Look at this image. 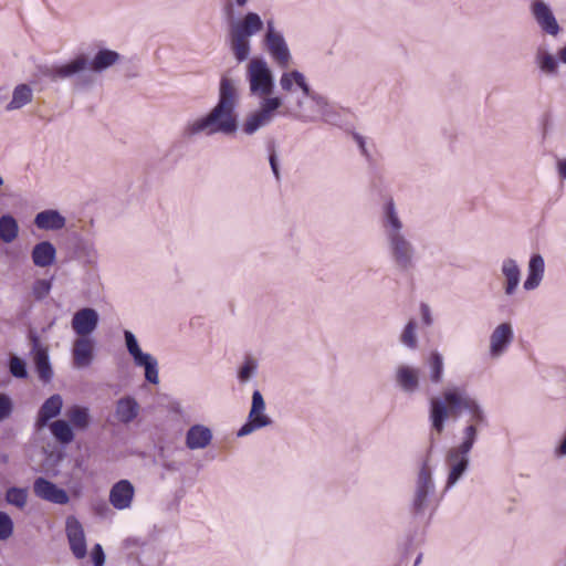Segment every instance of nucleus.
<instances>
[{"instance_id":"nucleus-1","label":"nucleus","mask_w":566,"mask_h":566,"mask_svg":"<svg viewBox=\"0 0 566 566\" xmlns=\"http://www.w3.org/2000/svg\"><path fill=\"white\" fill-rule=\"evenodd\" d=\"M462 412H467L469 417L461 430V441L453 448L471 452L479 439L480 430L489 424L486 411L480 400L469 395L464 386L454 384H449L441 396L429 400V421L432 432L437 436L444 431L451 417H458Z\"/></svg>"},{"instance_id":"nucleus-2","label":"nucleus","mask_w":566,"mask_h":566,"mask_svg":"<svg viewBox=\"0 0 566 566\" xmlns=\"http://www.w3.org/2000/svg\"><path fill=\"white\" fill-rule=\"evenodd\" d=\"M239 103V83L223 75L219 84L217 104L205 116L188 122L184 128V135L187 138L201 134L206 136L216 134L234 135L239 128L237 114Z\"/></svg>"},{"instance_id":"nucleus-3","label":"nucleus","mask_w":566,"mask_h":566,"mask_svg":"<svg viewBox=\"0 0 566 566\" xmlns=\"http://www.w3.org/2000/svg\"><path fill=\"white\" fill-rule=\"evenodd\" d=\"M380 227L392 264L400 271L411 270L416 264L417 250L392 199L382 205Z\"/></svg>"},{"instance_id":"nucleus-4","label":"nucleus","mask_w":566,"mask_h":566,"mask_svg":"<svg viewBox=\"0 0 566 566\" xmlns=\"http://www.w3.org/2000/svg\"><path fill=\"white\" fill-rule=\"evenodd\" d=\"M119 57L116 51L103 49L92 60L80 54L66 63L42 67L41 74L52 82L74 80L75 85L85 86L92 83L87 71L101 73L117 63Z\"/></svg>"},{"instance_id":"nucleus-5","label":"nucleus","mask_w":566,"mask_h":566,"mask_svg":"<svg viewBox=\"0 0 566 566\" xmlns=\"http://www.w3.org/2000/svg\"><path fill=\"white\" fill-rule=\"evenodd\" d=\"M263 21L255 12H248L242 19L229 24V46L238 63L247 61L251 53L250 39L263 29Z\"/></svg>"},{"instance_id":"nucleus-6","label":"nucleus","mask_w":566,"mask_h":566,"mask_svg":"<svg viewBox=\"0 0 566 566\" xmlns=\"http://www.w3.org/2000/svg\"><path fill=\"white\" fill-rule=\"evenodd\" d=\"M293 114L295 118L306 124L317 122L334 124L339 117L328 98L310 86L307 92H303L302 97L295 101Z\"/></svg>"},{"instance_id":"nucleus-7","label":"nucleus","mask_w":566,"mask_h":566,"mask_svg":"<svg viewBox=\"0 0 566 566\" xmlns=\"http://www.w3.org/2000/svg\"><path fill=\"white\" fill-rule=\"evenodd\" d=\"M436 485L429 460H424L417 473L409 500V511L415 518H422L433 505Z\"/></svg>"},{"instance_id":"nucleus-8","label":"nucleus","mask_w":566,"mask_h":566,"mask_svg":"<svg viewBox=\"0 0 566 566\" xmlns=\"http://www.w3.org/2000/svg\"><path fill=\"white\" fill-rule=\"evenodd\" d=\"M245 80L250 94L260 98L271 97L274 88V76L263 57L251 59L245 66Z\"/></svg>"},{"instance_id":"nucleus-9","label":"nucleus","mask_w":566,"mask_h":566,"mask_svg":"<svg viewBox=\"0 0 566 566\" xmlns=\"http://www.w3.org/2000/svg\"><path fill=\"white\" fill-rule=\"evenodd\" d=\"M124 339L128 354L132 356L136 367L144 368L145 379L151 385L159 384L158 360L151 354L144 353L133 332L124 331Z\"/></svg>"},{"instance_id":"nucleus-10","label":"nucleus","mask_w":566,"mask_h":566,"mask_svg":"<svg viewBox=\"0 0 566 566\" xmlns=\"http://www.w3.org/2000/svg\"><path fill=\"white\" fill-rule=\"evenodd\" d=\"M282 106V98L279 96L263 98L260 103V108L249 114L243 124L242 132L251 136L259 129L272 123L275 116V111Z\"/></svg>"},{"instance_id":"nucleus-11","label":"nucleus","mask_w":566,"mask_h":566,"mask_svg":"<svg viewBox=\"0 0 566 566\" xmlns=\"http://www.w3.org/2000/svg\"><path fill=\"white\" fill-rule=\"evenodd\" d=\"M264 45L272 60L282 69L292 62V54L281 31L276 30L273 20L266 22Z\"/></svg>"},{"instance_id":"nucleus-12","label":"nucleus","mask_w":566,"mask_h":566,"mask_svg":"<svg viewBox=\"0 0 566 566\" xmlns=\"http://www.w3.org/2000/svg\"><path fill=\"white\" fill-rule=\"evenodd\" d=\"M471 452L451 447L446 453V464L448 465V475L444 485V492L453 489L464 476L470 467Z\"/></svg>"},{"instance_id":"nucleus-13","label":"nucleus","mask_w":566,"mask_h":566,"mask_svg":"<svg viewBox=\"0 0 566 566\" xmlns=\"http://www.w3.org/2000/svg\"><path fill=\"white\" fill-rule=\"evenodd\" d=\"M272 424V419L265 413V401L259 390L252 394L251 408L248 421L237 432L238 437H244L262 428Z\"/></svg>"},{"instance_id":"nucleus-14","label":"nucleus","mask_w":566,"mask_h":566,"mask_svg":"<svg viewBox=\"0 0 566 566\" xmlns=\"http://www.w3.org/2000/svg\"><path fill=\"white\" fill-rule=\"evenodd\" d=\"M514 340V331L510 322L500 323L489 337V357L493 360L501 358Z\"/></svg>"},{"instance_id":"nucleus-15","label":"nucleus","mask_w":566,"mask_h":566,"mask_svg":"<svg viewBox=\"0 0 566 566\" xmlns=\"http://www.w3.org/2000/svg\"><path fill=\"white\" fill-rule=\"evenodd\" d=\"M397 388L406 395H415L421 387V369L409 364H399L394 370Z\"/></svg>"},{"instance_id":"nucleus-16","label":"nucleus","mask_w":566,"mask_h":566,"mask_svg":"<svg viewBox=\"0 0 566 566\" xmlns=\"http://www.w3.org/2000/svg\"><path fill=\"white\" fill-rule=\"evenodd\" d=\"M530 10L533 19L544 33L551 36H557L559 34L560 27L548 3L544 0H534L531 3Z\"/></svg>"},{"instance_id":"nucleus-17","label":"nucleus","mask_w":566,"mask_h":566,"mask_svg":"<svg viewBox=\"0 0 566 566\" xmlns=\"http://www.w3.org/2000/svg\"><path fill=\"white\" fill-rule=\"evenodd\" d=\"M29 339L31 344V356L39 378L44 382H49L53 377V370L49 358V349L41 343L35 333H30Z\"/></svg>"},{"instance_id":"nucleus-18","label":"nucleus","mask_w":566,"mask_h":566,"mask_svg":"<svg viewBox=\"0 0 566 566\" xmlns=\"http://www.w3.org/2000/svg\"><path fill=\"white\" fill-rule=\"evenodd\" d=\"M65 532L70 549L77 559H83L86 554V538L81 522L75 516H67Z\"/></svg>"},{"instance_id":"nucleus-19","label":"nucleus","mask_w":566,"mask_h":566,"mask_svg":"<svg viewBox=\"0 0 566 566\" xmlns=\"http://www.w3.org/2000/svg\"><path fill=\"white\" fill-rule=\"evenodd\" d=\"M99 315L92 307H83L76 311L72 317L71 326L77 337H90L97 328Z\"/></svg>"},{"instance_id":"nucleus-20","label":"nucleus","mask_w":566,"mask_h":566,"mask_svg":"<svg viewBox=\"0 0 566 566\" xmlns=\"http://www.w3.org/2000/svg\"><path fill=\"white\" fill-rule=\"evenodd\" d=\"M33 492L39 499L54 504L65 505L70 501L65 490L42 476L34 480Z\"/></svg>"},{"instance_id":"nucleus-21","label":"nucleus","mask_w":566,"mask_h":566,"mask_svg":"<svg viewBox=\"0 0 566 566\" xmlns=\"http://www.w3.org/2000/svg\"><path fill=\"white\" fill-rule=\"evenodd\" d=\"M135 488L128 480H119L109 490L108 501L111 505L118 510H128L133 505Z\"/></svg>"},{"instance_id":"nucleus-22","label":"nucleus","mask_w":566,"mask_h":566,"mask_svg":"<svg viewBox=\"0 0 566 566\" xmlns=\"http://www.w3.org/2000/svg\"><path fill=\"white\" fill-rule=\"evenodd\" d=\"M501 274L504 279L503 291L506 296H512L516 293L521 283L522 271L513 258H505L501 263Z\"/></svg>"},{"instance_id":"nucleus-23","label":"nucleus","mask_w":566,"mask_h":566,"mask_svg":"<svg viewBox=\"0 0 566 566\" xmlns=\"http://www.w3.org/2000/svg\"><path fill=\"white\" fill-rule=\"evenodd\" d=\"M94 339L91 337H77L73 342L72 357L76 368L88 367L94 359Z\"/></svg>"},{"instance_id":"nucleus-24","label":"nucleus","mask_w":566,"mask_h":566,"mask_svg":"<svg viewBox=\"0 0 566 566\" xmlns=\"http://www.w3.org/2000/svg\"><path fill=\"white\" fill-rule=\"evenodd\" d=\"M213 433L210 428L205 424L191 426L185 437L186 447L189 450H201L210 446Z\"/></svg>"},{"instance_id":"nucleus-25","label":"nucleus","mask_w":566,"mask_h":566,"mask_svg":"<svg viewBox=\"0 0 566 566\" xmlns=\"http://www.w3.org/2000/svg\"><path fill=\"white\" fill-rule=\"evenodd\" d=\"M545 262L541 254H533L527 265V277L523 283L526 291L536 290L544 277Z\"/></svg>"},{"instance_id":"nucleus-26","label":"nucleus","mask_w":566,"mask_h":566,"mask_svg":"<svg viewBox=\"0 0 566 566\" xmlns=\"http://www.w3.org/2000/svg\"><path fill=\"white\" fill-rule=\"evenodd\" d=\"M534 62L541 73L544 75L557 76L559 62L558 59L552 52H549L548 49L544 46L537 48L534 55Z\"/></svg>"},{"instance_id":"nucleus-27","label":"nucleus","mask_w":566,"mask_h":566,"mask_svg":"<svg viewBox=\"0 0 566 566\" xmlns=\"http://www.w3.org/2000/svg\"><path fill=\"white\" fill-rule=\"evenodd\" d=\"M31 258L35 266L49 268L56 259V249L49 241L36 243L31 252Z\"/></svg>"},{"instance_id":"nucleus-28","label":"nucleus","mask_w":566,"mask_h":566,"mask_svg":"<svg viewBox=\"0 0 566 566\" xmlns=\"http://www.w3.org/2000/svg\"><path fill=\"white\" fill-rule=\"evenodd\" d=\"M65 218L53 209L39 212L34 218V224L41 230H61L65 227Z\"/></svg>"},{"instance_id":"nucleus-29","label":"nucleus","mask_w":566,"mask_h":566,"mask_svg":"<svg viewBox=\"0 0 566 566\" xmlns=\"http://www.w3.org/2000/svg\"><path fill=\"white\" fill-rule=\"evenodd\" d=\"M62 407H63V399H62L61 395H59V394L52 395L41 406V408L38 412L36 423L40 427L46 426V423L51 419H53L60 415Z\"/></svg>"},{"instance_id":"nucleus-30","label":"nucleus","mask_w":566,"mask_h":566,"mask_svg":"<svg viewBox=\"0 0 566 566\" xmlns=\"http://www.w3.org/2000/svg\"><path fill=\"white\" fill-rule=\"evenodd\" d=\"M428 378L431 384L439 385L444 378V357L437 349L431 350L426 358Z\"/></svg>"},{"instance_id":"nucleus-31","label":"nucleus","mask_w":566,"mask_h":566,"mask_svg":"<svg viewBox=\"0 0 566 566\" xmlns=\"http://www.w3.org/2000/svg\"><path fill=\"white\" fill-rule=\"evenodd\" d=\"M139 403L135 398L126 396L117 400L115 417L119 422L129 423L137 418L139 413Z\"/></svg>"},{"instance_id":"nucleus-32","label":"nucleus","mask_w":566,"mask_h":566,"mask_svg":"<svg viewBox=\"0 0 566 566\" xmlns=\"http://www.w3.org/2000/svg\"><path fill=\"white\" fill-rule=\"evenodd\" d=\"M280 86L284 92L287 93H292L294 91V86H296L303 93L307 92L310 84L307 83L306 77L302 72L292 70L282 73L280 77Z\"/></svg>"},{"instance_id":"nucleus-33","label":"nucleus","mask_w":566,"mask_h":566,"mask_svg":"<svg viewBox=\"0 0 566 566\" xmlns=\"http://www.w3.org/2000/svg\"><path fill=\"white\" fill-rule=\"evenodd\" d=\"M33 99V90L28 84H19L13 88L12 98L6 106V111L12 112L21 109Z\"/></svg>"},{"instance_id":"nucleus-34","label":"nucleus","mask_w":566,"mask_h":566,"mask_svg":"<svg viewBox=\"0 0 566 566\" xmlns=\"http://www.w3.org/2000/svg\"><path fill=\"white\" fill-rule=\"evenodd\" d=\"M398 340L409 350H416L418 348V322L415 318H410L406 323L399 334Z\"/></svg>"},{"instance_id":"nucleus-35","label":"nucleus","mask_w":566,"mask_h":566,"mask_svg":"<svg viewBox=\"0 0 566 566\" xmlns=\"http://www.w3.org/2000/svg\"><path fill=\"white\" fill-rule=\"evenodd\" d=\"M65 416L75 429L86 430L91 423L90 410L86 407L74 405L67 408Z\"/></svg>"},{"instance_id":"nucleus-36","label":"nucleus","mask_w":566,"mask_h":566,"mask_svg":"<svg viewBox=\"0 0 566 566\" xmlns=\"http://www.w3.org/2000/svg\"><path fill=\"white\" fill-rule=\"evenodd\" d=\"M19 233V226L17 220L10 216L4 214L0 217V239L4 243L14 241Z\"/></svg>"},{"instance_id":"nucleus-37","label":"nucleus","mask_w":566,"mask_h":566,"mask_svg":"<svg viewBox=\"0 0 566 566\" xmlns=\"http://www.w3.org/2000/svg\"><path fill=\"white\" fill-rule=\"evenodd\" d=\"M53 437L63 444H69L74 440V432L70 423L65 420H56L50 424Z\"/></svg>"},{"instance_id":"nucleus-38","label":"nucleus","mask_w":566,"mask_h":566,"mask_svg":"<svg viewBox=\"0 0 566 566\" xmlns=\"http://www.w3.org/2000/svg\"><path fill=\"white\" fill-rule=\"evenodd\" d=\"M258 373V361L253 357H245L238 369V380L244 385L249 382Z\"/></svg>"},{"instance_id":"nucleus-39","label":"nucleus","mask_w":566,"mask_h":566,"mask_svg":"<svg viewBox=\"0 0 566 566\" xmlns=\"http://www.w3.org/2000/svg\"><path fill=\"white\" fill-rule=\"evenodd\" d=\"M6 500L9 504L23 509L28 500V491L21 488H10L6 493Z\"/></svg>"},{"instance_id":"nucleus-40","label":"nucleus","mask_w":566,"mask_h":566,"mask_svg":"<svg viewBox=\"0 0 566 566\" xmlns=\"http://www.w3.org/2000/svg\"><path fill=\"white\" fill-rule=\"evenodd\" d=\"M9 369L13 377L24 379L28 377L27 364L18 356H12L9 361Z\"/></svg>"},{"instance_id":"nucleus-41","label":"nucleus","mask_w":566,"mask_h":566,"mask_svg":"<svg viewBox=\"0 0 566 566\" xmlns=\"http://www.w3.org/2000/svg\"><path fill=\"white\" fill-rule=\"evenodd\" d=\"M51 289H52L51 281L44 280V279L36 280L32 286V294L35 300L42 301L50 294Z\"/></svg>"},{"instance_id":"nucleus-42","label":"nucleus","mask_w":566,"mask_h":566,"mask_svg":"<svg viewBox=\"0 0 566 566\" xmlns=\"http://www.w3.org/2000/svg\"><path fill=\"white\" fill-rule=\"evenodd\" d=\"M12 533L13 522L11 517L4 512H0V541L8 539Z\"/></svg>"},{"instance_id":"nucleus-43","label":"nucleus","mask_w":566,"mask_h":566,"mask_svg":"<svg viewBox=\"0 0 566 566\" xmlns=\"http://www.w3.org/2000/svg\"><path fill=\"white\" fill-rule=\"evenodd\" d=\"M13 409L12 400L9 396L0 394V421L10 417Z\"/></svg>"},{"instance_id":"nucleus-44","label":"nucleus","mask_w":566,"mask_h":566,"mask_svg":"<svg viewBox=\"0 0 566 566\" xmlns=\"http://www.w3.org/2000/svg\"><path fill=\"white\" fill-rule=\"evenodd\" d=\"M91 556H92V560H93V564L94 566H104L105 564V554H104V551H103V547L101 544H95L93 549H92V553H91Z\"/></svg>"},{"instance_id":"nucleus-45","label":"nucleus","mask_w":566,"mask_h":566,"mask_svg":"<svg viewBox=\"0 0 566 566\" xmlns=\"http://www.w3.org/2000/svg\"><path fill=\"white\" fill-rule=\"evenodd\" d=\"M420 315L422 324L427 327L431 326L433 324V316L431 313V308L428 304L422 303L420 305Z\"/></svg>"},{"instance_id":"nucleus-46","label":"nucleus","mask_w":566,"mask_h":566,"mask_svg":"<svg viewBox=\"0 0 566 566\" xmlns=\"http://www.w3.org/2000/svg\"><path fill=\"white\" fill-rule=\"evenodd\" d=\"M555 169L558 178L566 181V157L556 159Z\"/></svg>"},{"instance_id":"nucleus-47","label":"nucleus","mask_w":566,"mask_h":566,"mask_svg":"<svg viewBox=\"0 0 566 566\" xmlns=\"http://www.w3.org/2000/svg\"><path fill=\"white\" fill-rule=\"evenodd\" d=\"M269 161H270V166H271V169H272L275 178L279 179L280 178V169H279L277 156H276L275 150H272L270 153Z\"/></svg>"},{"instance_id":"nucleus-48","label":"nucleus","mask_w":566,"mask_h":566,"mask_svg":"<svg viewBox=\"0 0 566 566\" xmlns=\"http://www.w3.org/2000/svg\"><path fill=\"white\" fill-rule=\"evenodd\" d=\"M354 139H355L356 144L358 145V147H359V149H360L361 154H363L364 156H368V151H367V148H366V140H365V138H364L361 135H359V134H355V135H354Z\"/></svg>"},{"instance_id":"nucleus-49","label":"nucleus","mask_w":566,"mask_h":566,"mask_svg":"<svg viewBox=\"0 0 566 566\" xmlns=\"http://www.w3.org/2000/svg\"><path fill=\"white\" fill-rule=\"evenodd\" d=\"M559 57L566 64V45L559 51Z\"/></svg>"},{"instance_id":"nucleus-50","label":"nucleus","mask_w":566,"mask_h":566,"mask_svg":"<svg viewBox=\"0 0 566 566\" xmlns=\"http://www.w3.org/2000/svg\"><path fill=\"white\" fill-rule=\"evenodd\" d=\"M421 559H422V554H419L418 557L415 560V565L413 566H418L421 563Z\"/></svg>"},{"instance_id":"nucleus-51","label":"nucleus","mask_w":566,"mask_h":566,"mask_svg":"<svg viewBox=\"0 0 566 566\" xmlns=\"http://www.w3.org/2000/svg\"><path fill=\"white\" fill-rule=\"evenodd\" d=\"M235 2L239 7H243L247 4L248 0H235Z\"/></svg>"},{"instance_id":"nucleus-52","label":"nucleus","mask_w":566,"mask_h":566,"mask_svg":"<svg viewBox=\"0 0 566 566\" xmlns=\"http://www.w3.org/2000/svg\"><path fill=\"white\" fill-rule=\"evenodd\" d=\"M88 255L92 256L93 259H95L96 258V251L94 249H91Z\"/></svg>"},{"instance_id":"nucleus-53","label":"nucleus","mask_w":566,"mask_h":566,"mask_svg":"<svg viewBox=\"0 0 566 566\" xmlns=\"http://www.w3.org/2000/svg\"><path fill=\"white\" fill-rule=\"evenodd\" d=\"M3 184H4V180H3V178L0 176V188L3 186Z\"/></svg>"},{"instance_id":"nucleus-54","label":"nucleus","mask_w":566,"mask_h":566,"mask_svg":"<svg viewBox=\"0 0 566 566\" xmlns=\"http://www.w3.org/2000/svg\"><path fill=\"white\" fill-rule=\"evenodd\" d=\"M564 566H566V564Z\"/></svg>"}]
</instances>
